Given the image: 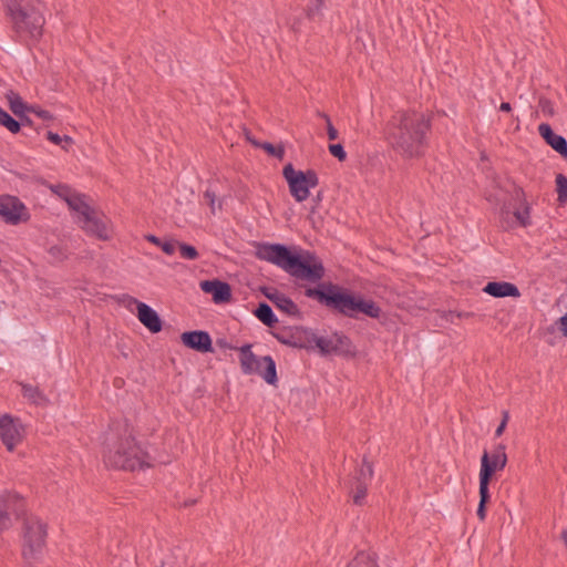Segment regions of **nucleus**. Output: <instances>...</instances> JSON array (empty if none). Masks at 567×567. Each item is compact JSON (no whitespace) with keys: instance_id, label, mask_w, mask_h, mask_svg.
<instances>
[{"instance_id":"nucleus-1","label":"nucleus","mask_w":567,"mask_h":567,"mask_svg":"<svg viewBox=\"0 0 567 567\" xmlns=\"http://www.w3.org/2000/svg\"><path fill=\"white\" fill-rule=\"evenodd\" d=\"M255 248L257 259L281 268L297 280L317 284L315 287L306 288L305 296L328 309L352 319H358L359 313L372 319L381 317L382 309L374 300L338 284L321 281L326 269L315 252L277 243H256Z\"/></svg>"},{"instance_id":"nucleus-2","label":"nucleus","mask_w":567,"mask_h":567,"mask_svg":"<svg viewBox=\"0 0 567 567\" xmlns=\"http://www.w3.org/2000/svg\"><path fill=\"white\" fill-rule=\"evenodd\" d=\"M431 127V115L415 110L398 111L386 123L385 136L403 158H415L423 156Z\"/></svg>"},{"instance_id":"nucleus-3","label":"nucleus","mask_w":567,"mask_h":567,"mask_svg":"<svg viewBox=\"0 0 567 567\" xmlns=\"http://www.w3.org/2000/svg\"><path fill=\"white\" fill-rule=\"evenodd\" d=\"M103 461L106 466L134 472L153 466L154 458L133 436L127 422L123 429L111 431L103 447Z\"/></svg>"},{"instance_id":"nucleus-4","label":"nucleus","mask_w":567,"mask_h":567,"mask_svg":"<svg viewBox=\"0 0 567 567\" xmlns=\"http://www.w3.org/2000/svg\"><path fill=\"white\" fill-rule=\"evenodd\" d=\"M21 555L25 564L34 565L43 556L47 545L48 525L38 516L28 515L22 519Z\"/></svg>"},{"instance_id":"nucleus-5","label":"nucleus","mask_w":567,"mask_h":567,"mask_svg":"<svg viewBox=\"0 0 567 567\" xmlns=\"http://www.w3.org/2000/svg\"><path fill=\"white\" fill-rule=\"evenodd\" d=\"M16 39L22 43L37 42L43 32L44 17L34 8L25 9L18 3L8 6Z\"/></svg>"},{"instance_id":"nucleus-6","label":"nucleus","mask_w":567,"mask_h":567,"mask_svg":"<svg viewBox=\"0 0 567 567\" xmlns=\"http://www.w3.org/2000/svg\"><path fill=\"white\" fill-rule=\"evenodd\" d=\"M251 347L250 343H246L238 348L241 372L247 375H259L268 384L276 385L278 375L275 360L271 355L257 357L251 351Z\"/></svg>"},{"instance_id":"nucleus-7","label":"nucleus","mask_w":567,"mask_h":567,"mask_svg":"<svg viewBox=\"0 0 567 567\" xmlns=\"http://www.w3.org/2000/svg\"><path fill=\"white\" fill-rule=\"evenodd\" d=\"M282 176L286 179L290 195L296 202H305L310 189L319 185V177L315 169L296 171L291 163L284 166Z\"/></svg>"},{"instance_id":"nucleus-8","label":"nucleus","mask_w":567,"mask_h":567,"mask_svg":"<svg viewBox=\"0 0 567 567\" xmlns=\"http://www.w3.org/2000/svg\"><path fill=\"white\" fill-rule=\"evenodd\" d=\"M0 217L9 225H18L30 220L31 215L20 198L11 195H2Z\"/></svg>"},{"instance_id":"nucleus-9","label":"nucleus","mask_w":567,"mask_h":567,"mask_svg":"<svg viewBox=\"0 0 567 567\" xmlns=\"http://www.w3.org/2000/svg\"><path fill=\"white\" fill-rule=\"evenodd\" d=\"M122 302L125 303L127 307H131L132 305L136 306L138 320L152 333H158L159 331H162L163 321L159 315L152 307L137 300L136 298L130 295H123Z\"/></svg>"},{"instance_id":"nucleus-10","label":"nucleus","mask_w":567,"mask_h":567,"mask_svg":"<svg viewBox=\"0 0 567 567\" xmlns=\"http://www.w3.org/2000/svg\"><path fill=\"white\" fill-rule=\"evenodd\" d=\"M24 427L19 417L10 414L0 416V439L8 451L12 452L22 441Z\"/></svg>"},{"instance_id":"nucleus-11","label":"nucleus","mask_w":567,"mask_h":567,"mask_svg":"<svg viewBox=\"0 0 567 567\" xmlns=\"http://www.w3.org/2000/svg\"><path fill=\"white\" fill-rule=\"evenodd\" d=\"M507 464V457H502L489 454L486 450H484L483 455L481 457V468H480V486L489 487L491 481L496 473V471H502L505 468Z\"/></svg>"},{"instance_id":"nucleus-12","label":"nucleus","mask_w":567,"mask_h":567,"mask_svg":"<svg viewBox=\"0 0 567 567\" xmlns=\"http://www.w3.org/2000/svg\"><path fill=\"white\" fill-rule=\"evenodd\" d=\"M0 508L4 512L10 513V516H14L16 519H23L27 514V502L25 498L17 493L16 491L1 489L0 491Z\"/></svg>"},{"instance_id":"nucleus-13","label":"nucleus","mask_w":567,"mask_h":567,"mask_svg":"<svg viewBox=\"0 0 567 567\" xmlns=\"http://www.w3.org/2000/svg\"><path fill=\"white\" fill-rule=\"evenodd\" d=\"M181 341L186 348L200 353L214 351L212 337L204 330L185 331L181 334Z\"/></svg>"},{"instance_id":"nucleus-14","label":"nucleus","mask_w":567,"mask_h":567,"mask_svg":"<svg viewBox=\"0 0 567 567\" xmlns=\"http://www.w3.org/2000/svg\"><path fill=\"white\" fill-rule=\"evenodd\" d=\"M199 287L203 292L212 295L216 305L228 303L233 298L231 287L226 281L219 279L203 280L199 282Z\"/></svg>"},{"instance_id":"nucleus-15","label":"nucleus","mask_w":567,"mask_h":567,"mask_svg":"<svg viewBox=\"0 0 567 567\" xmlns=\"http://www.w3.org/2000/svg\"><path fill=\"white\" fill-rule=\"evenodd\" d=\"M538 133L547 145L567 159V140L564 136L556 134L548 123L539 124Z\"/></svg>"},{"instance_id":"nucleus-16","label":"nucleus","mask_w":567,"mask_h":567,"mask_svg":"<svg viewBox=\"0 0 567 567\" xmlns=\"http://www.w3.org/2000/svg\"><path fill=\"white\" fill-rule=\"evenodd\" d=\"M82 228L90 235L95 236L101 240H107V224L103 218H100L93 210L87 217L81 219Z\"/></svg>"},{"instance_id":"nucleus-17","label":"nucleus","mask_w":567,"mask_h":567,"mask_svg":"<svg viewBox=\"0 0 567 567\" xmlns=\"http://www.w3.org/2000/svg\"><path fill=\"white\" fill-rule=\"evenodd\" d=\"M483 291L495 298H518L520 296L517 286L507 281H488L483 288Z\"/></svg>"},{"instance_id":"nucleus-18","label":"nucleus","mask_w":567,"mask_h":567,"mask_svg":"<svg viewBox=\"0 0 567 567\" xmlns=\"http://www.w3.org/2000/svg\"><path fill=\"white\" fill-rule=\"evenodd\" d=\"M357 348L351 341V339L343 334L342 332L333 333V349L332 354L346 358L353 359L357 355Z\"/></svg>"},{"instance_id":"nucleus-19","label":"nucleus","mask_w":567,"mask_h":567,"mask_svg":"<svg viewBox=\"0 0 567 567\" xmlns=\"http://www.w3.org/2000/svg\"><path fill=\"white\" fill-rule=\"evenodd\" d=\"M272 303L282 313L299 320L302 319V312L297 303L285 293L278 292Z\"/></svg>"},{"instance_id":"nucleus-20","label":"nucleus","mask_w":567,"mask_h":567,"mask_svg":"<svg viewBox=\"0 0 567 567\" xmlns=\"http://www.w3.org/2000/svg\"><path fill=\"white\" fill-rule=\"evenodd\" d=\"M307 341L313 348H318L321 355L332 354L333 336L331 338L318 337L316 333L305 330Z\"/></svg>"},{"instance_id":"nucleus-21","label":"nucleus","mask_w":567,"mask_h":567,"mask_svg":"<svg viewBox=\"0 0 567 567\" xmlns=\"http://www.w3.org/2000/svg\"><path fill=\"white\" fill-rule=\"evenodd\" d=\"M84 199V195L75 194L73 192L70 197L66 198L68 206L80 215V220L87 217V215L93 212V208Z\"/></svg>"},{"instance_id":"nucleus-22","label":"nucleus","mask_w":567,"mask_h":567,"mask_svg":"<svg viewBox=\"0 0 567 567\" xmlns=\"http://www.w3.org/2000/svg\"><path fill=\"white\" fill-rule=\"evenodd\" d=\"M255 317L269 328H274L278 323V318L272 311L271 307L262 301L252 311Z\"/></svg>"},{"instance_id":"nucleus-23","label":"nucleus","mask_w":567,"mask_h":567,"mask_svg":"<svg viewBox=\"0 0 567 567\" xmlns=\"http://www.w3.org/2000/svg\"><path fill=\"white\" fill-rule=\"evenodd\" d=\"M23 398L29 400L31 403L40 405L49 402L48 398L37 385H32L24 382H19Z\"/></svg>"},{"instance_id":"nucleus-24","label":"nucleus","mask_w":567,"mask_h":567,"mask_svg":"<svg viewBox=\"0 0 567 567\" xmlns=\"http://www.w3.org/2000/svg\"><path fill=\"white\" fill-rule=\"evenodd\" d=\"M7 99L9 101L10 111L18 117L23 115V113L29 112L30 104L24 102L19 93L10 91L7 94Z\"/></svg>"},{"instance_id":"nucleus-25","label":"nucleus","mask_w":567,"mask_h":567,"mask_svg":"<svg viewBox=\"0 0 567 567\" xmlns=\"http://www.w3.org/2000/svg\"><path fill=\"white\" fill-rule=\"evenodd\" d=\"M369 483L349 481L350 494L353 504L362 506L367 497Z\"/></svg>"},{"instance_id":"nucleus-26","label":"nucleus","mask_w":567,"mask_h":567,"mask_svg":"<svg viewBox=\"0 0 567 567\" xmlns=\"http://www.w3.org/2000/svg\"><path fill=\"white\" fill-rule=\"evenodd\" d=\"M373 466L372 463L368 461V458L364 456L362 460V464L359 468L355 470L353 477L350 481L353 482H364V483H371L373 477Z\"/></svg>"},{"instance_id":"nucleus-27","label":"nucleus","mask_w":567,"mask_h":567,"mask_svg":"<svg viewBox=\"0 0 567 567\" xmlns=\"http://www.w3.org/2000/svg\"><path fill=\"white\" fill-rule=\"evenodd\" d=\"M0 125L6 127L12 134L21 131V123L13 118L4 109L0 106Z\"/></svg>"},{"instance_id":"nucleus-28","label":"nucleus","mask_w":567,"mask_h":567,"mask_svg":"<svg viewBox=\"0 0 567 567\" xmlns=\"http://www.w3.org/2000/svg\"><path fill=\"white\" fill-rule=\"evenodd\" d=\"M478 493H480V503L477 506L476 514H477V517L480 518V520L483 522L486 518V506L491 499L489 487L480 486Z\"/></svg>"},{"instance_id":"nucleus-29","label":"nucleus","mask_w":567,"mask_h":567,"mask_svg":"<svg viewBox=\"0 0 567 567\" xmlns=\"http://www.w3.org/2000/svg\"><path fill=\"white\" fill-rule=\"evenodd\" d=\"M254 145L262 148L268 155L274 156L278 159H282L285 156V147L282 144L274 145L269 142H252Z\"/></svg>"},{"instance_id":"nucleus-30","label":"nucleus","mask_w":567,"mask_h":567,"mask_svg":"<svg viewBox=\"0 0 567 567\" xmlns=\"http://www.w3.org/2000/svg\"><path fill=\"white\" fill-rule=\"evenodd\" d=\"M274 337L282 344L297 348V349H313L312 346L308 343V341H302L300 338H296L291 336L290 338H286L282 334L274 333Z\"/></svg>"},{"instance_id":"nucleus-31","label":"nucleus","mask_w":567,"mask_h":567,"mask_svg":"<svg viewBox=\"0 0 567 567\" xmlns=\"http://www.w3.org/2000/svg\"><path fill=\"white\" fill-rule=\"evenodd\" d=\"M346 567H379L377 561L365 553H359Z\"/></svg>"},{"instance_id":"nucleus-32","label":"nucleus","mask_w":567,"mask_h":567,"mask_svg":"<svg viewBox=\"0 0 567 567\" xmlns=\"http://www.w3.org/2000/svg\"><path fill=\"white\" fill-rule=\"evenodd\" d=\"M556 192L557 200L565 204L567 202V177L564 174H557L556 176Z\"/></svg>"},{"instance_id":"nucleus-33","label":"nucleus","mask_w":567,"mask_h":567,"mask_svg":"<svg viewBox=\"0 0 567 567\" xmlns=\"http://www.w3.org/2000/svg\"><path fill=\"white\" fill-rule=\"evenodd\" d=\"M177 248L179 250L181 257L186 260H195L199 256L197 249L189 244L178 241Z\"/></svg>"},{"instance_id":"nucleus-34","label":"nucleus","mask_w":567,"mask_h":567,"mask_svg":"<svg viewBox=\"0 0 567 567\" xmlns=\"http://www.w3.org/2000/svg\"><path fill=\"white\" fill-rule=\"evenodd\" d=\"M2 501L0 499V504ZM13 526V518L10 516V513L4 512V509L0 508V534L4 530L10 529Z\"/></svg>"},{"instance_id":"nucleus-35","label":"nucleus","mask_w":567,"mask_h":567,"mask_svg":"<svg viewBox=\"0 0 567 567\" xmlns=\"http://www.w3.org/2000/svg\"><path fill=\"white\" fill-rule=\"evenodd\" d=\"M318 115L320 117H322L326 121V123H327V135H328V138L330 141L337 140L338 136H339V133H338V130L333 126L329 115H327L326 113H321V112H319Z\"/></svg>"},{"instance_id":"nucleus-36","label":"nucleus","mask_w":567,"mask_h":567,"mask_svg":"<svg viewBox=\"0 0 567 567\" xmlns=\"http://www.w3.org/2000/svg\"><path fill=\"white\" fill-rule=\"evenodd\" d=\"M529 210H530L529 206L526 205L524 210L517 209L514 212L515 218L517 219L519 225L523 227H527L528 225H530Z\"/></svg>"},{"instance_id":"nucleus-37","label":"nucleus","mask_w":567,"mask_h":567,"mask_svg":"<svg viewBox=\"0 0 567 567\" xmlns=\"http://www.w3.org/2000/svg\"><path fill=\"white\" fill-rule=\"evenodd\" d=\"M328 148H329L330 154L332 156H334L336 158H338L340 162H343L347 159V152L344 151V147L342 144H340V143L330 144Z\"/></svg>"},{"instance_id":"nucleus-38","label":"nucleus","mask_w":567,"mask_h":567,"mask_svg":"<svg viewBox=\"0 0 567 567\" xmlns=\"http://www.w3.org/2000/svg\"><path fill=\"white\" fill-rule=\"evenodd\" d=\"M29 113L35 114L39 118H41L43 121H52L53 120V115L51 112L43 110L38 105L30 104Z\"/></svg>"},{"instance_id":"nucleus-39","label":"nucleus","mask_w":567,"mask_h":567,"mask_svg":"<svg viewBox=\"0 0 567 567\" xmlns=\"http://www.w3.org/2000/svg\"><path fill=\"white\" fill-rule=\"evenodd\" d=\"M51 190L56 194L59 197L63 198L66 202V198L70 197L72 194V189L70 186L65 184H58L54 186H51Z\"/></svg>"},{"instance_id":"nucleus-40","label":"nucleus","mask_w":567,"mask_h":567,"mask_svg":"<svg viewBox=\"0 0 567 567\" xmlns=\"http://www.w3.org/2000/svg\"><path fill=\"white\" fill-rule=\"evenodd\" d=\"M48 252L53 259H55L58 261H63L68 257L66 250L62 246H59V245H54V246L50 247Z\"/></svg>"},{"instance_id":"nucleus-41","label":"nucleus","mask_w":567,"mask_h":567,"mask_svg":"<svg viewBox=\"0 0 567 567\" xmlns=\"http://www.w3.org/2000/svg\"><path fill=\"white\" fill-rule=\"evenodd\" d=\"M204 198L206 199L207 204L209 205L212 213L215 214V212H216L215 203L217 200L216 192L212 187H208L204 193Z\"/></svg>"},{"instance_id":"nucleus-42","label":"nucleus","mask_w":567,"mask_h":567,"mask_svg":"<svg viewBox=\"0 0 567 567\" xmlns=\"http://www.w3.org/2000/svg\"><path fill=\"white\" fill-rule=\"evenodd\" d=\"M177 246H178V240L169 239V240H163V243L161 244L159 247L166 255L171 256L176 251Z\"/></svg>"},{"instance_id":"nucleus-43","label":"nucleus","mask_w":567,"mask_h":567,"mask_svg":"<svg viewBox=\"0 0 567 567\" xmlns=\"http://www.w3.org/2000/svg\"><path fill=\"white\" fill-rule=\"evenodd\" d=\"M538 105L542 110L543 113L549 115V116H553L554 115V106H553V103L550 100L546 99V97H540L539 99V102H538Z\"/></svg>"},{"instance_id":"nucleus-44","label":"nucleus","mask_w":567,"mask_h":567,"mask_svg":"<svg viewBox=\"0 0 567 567\" xmlns=\"http://www.w3.org/2000/svg\"><path fill=\"white\" fill-rule=\"evenodd\" d=\"M322 8V0H315L313 4L309 6L307 9V17L309 19H313L317 14L320 13Z\"/></svg>"},{"instance_id":"nucleus-45","label":"nucleus","mask_w":567,"mask_h":567,"mask_svg":"<svg viewBox=\"0 0 567 567\" xmlns=\"http://www.w3.org/2000/svg\"><path fill=\"white\" fill-rule=\"evenodd\" d=\"M259 290L271 302L274 301V298L277 296V293L280 292L277 288L268 286L260 287Z\"/></svg>"},{"instance_id":"nucleus-46","label":"nucleus","mask_w":567,"mask_h":567,"mask_svg":"<svg viewBox=\"0 0 567 567\" xmlns=\"http://www.w3.org/2000/svg\"><path fill=\"white\" fill-rule=\"evenodd\" d=\"M507 422H508V412L504 411L503 412V419H502L501 423L498 424V426L495 430V436L496 437H499L504 433V431L506 429V425H507Z\"/></svg>"},{"instance_id":"nucleus-47","label":"nucleus","mask_w":567,"mask_h":567,"mask_svg":"<svg viewBox=\"0 0 567 567\" xmlns=\"http://www.w3.org/2000/svg\"><path fill=\"white\" fill-rule=\"evenodd\" d=\"M556 326L561 334L567 337V312L557 320Z\"/></svg>"},{"instance_id":"nucleus-48","label":"nucleus","mask_w":567,"mask_h":567,"mask_svg":"<svg viewBox=\"0 0 567 567\" xmlns=\"http://www.w3.org/2000/svg\"><path fill=\"white\" fill-rule=\"evenodd\" d=\"M18 122L21 123V126H29L34 128V122L29 115H27V113H23V115L18 116Z\"/></svg>"},{"instance_id":"nucleus-49","label":"nucleus","mask_w":567,"mask_h":567,"mask_svg":"<svg viewBox=\"0 0 567 567\" xmlns=\"http://www.w3.org/2000/svg\"><path fill=\"white\" fill-rule=\"evenodd\" d=\"M47 138H48L51 143H53V144H55V145H61V143H62V136H60L58 133H54V132H52V131H48V132H47Z\"/></svg>"},{"instance_id":"nucleus-50","label":"nucleus","mask_w":567,"mask_h":567,"mask_svg":"<svg viewBox=\"0 0 567 567\" xmlns=\"http://www.w3.org/2000/svg\"><path fill=\"white\" fill-rule=\"evenodd\" d=\"M505 449H506V447H505V445H504V444H498V445L495 447V450L493 451V453H492V454L499 456V458H502V457H507V455H506V453H505Z\"/></svg>"},{"instance_id":"nucleus-51","label":"nucleus","mask_w":567,"mask_h":567,"mask_svg":"<svg viewBox=\"0 0 567 567\" xmlns=\"http://www.w3.org/2000/svg\"><path fill=\"white\" fill-rule=\"evenodd\" d=\"M145 238L147 241H150L156 246H161V244L163 243V240L155 235H147Z\"/></svg>"},{"instance_id":"nucleus-52","label":"nucleus","mask_w":567,"mask_h":567,"mask_svg":"<svg viewBox=\"0 0 567 567\" xmlns=\"http://www.w3.org/2000/svg\"><path fill=\"white\" fill-rule=\"evenodd\" d=\"M216 344L221 349H236L229 344L225 339H217Z\"/></svg>"},{"instance_id":"nucleus-53","label":"nucleus","mask_w":567,"mask_h":567,"mask_svg":"<svg viewBox=\"0 0 567 567\" xmlns=\"http://www.w3.org/2000/svg\"><path fill=\"white\" fill-rule=\"evenodd\" d=\"M499 111H502V112H511L512 111L511 103L502 102L501 105H499Z\"/></svg>"},{"instance_id":"nucleus-54","label":"nucleus","mask_w":567,"mask_h":567,"mask_svg":"<svg viewBox=\"0 0 567 567\" xmlns=\"http://www.w3.org/2000/svg\"><path fill=\"white\" fill-rule=\"evenodd\" d=\"M322 197H323V193L320 190L317 193L316 196L312 197V202L315 203V205H319V203L322 200Z\"/></svg>"},{"instance_id":"nucleus-55","label":"nucleus","mask_w":567,"mask_h":567,"mask_svg":"<svg viewBox=\"0 0 567 567\" xmlns=\"http://www.w3.org/2000/svg\"><path fill=\"white\" fill-rule=\"evenodd\" d=\"M62 142H64L68 145H71V144H73V138L69 135H64V136H62Z\"/></svg>"},{"instance_id":"nucleus-56","label":"nucleus","mask_w":567,"mask_h":567,"mask_svg":"<svg viewBox=\"0 0 567 567\" xmlns=\"http://www.w3.org/2000/svg\"><path fill=\"white\" fill-rule=\"evenodd\" d=\"M195 503H196V501H195V499H189V501H186V502H185V506H192V505H194Z\"/></svg>"}]
</instances>
